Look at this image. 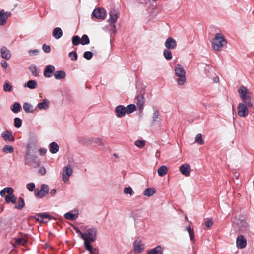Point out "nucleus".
I'll use <instances>...</instances> for the list:
<instances>
[{"label":"nucleus","mask_w":254,"mask_h":254,"mask_svg":"<svg viewBox=\"0 0 254 254\" xmlns=\"http://www.w3.org/2000/svg\"><path fill=\"white\" fill-rule=\"evenodd\" d=\"M81 229L85 231L82 235L84 247L87 250H91L92 246L90 243L94 242L97 238V229L95 227H91L86 229L85 226H82Z\"/></svg>","instance_id":"obj_1"},{"label":"nucleus","mask_w":254,"mask_h":254,"mask_svg":"<svg viewBox=\"0 0 254 254\" xmlns=\"http://www.w3.org/2000/svg\"><path fill=\"white\" fill-rule=\"evenodd\" d=\"M176 81L179 86L183 85L186 81V71L180 64H177L174 66Z\"/></svg>","instance_id":"obj_2"},{"label":"nucleus","mask_w":254,"mask_h":254,"mask_svg":"<svg viewBox=\"0 0 254 254\" xmlns=\"http://www.w3.org/2000/svg\"><path fill=\"white\" fill-rule=\"evenodd\" d=\"M226 43L225 37L221 33H217L212 40V46L215 51H220Z\"/></svg>","instance_id":"obj_3"},{"label":"nucleus","mask_w":254,"mask_h":254,"mask_svg":"<svg viewBox=\"0 0 254 254\" xmlns=\"http://www.w3.org/2000/svg\"><path fill=\"white\" fill-rule=\"evenodd\" d=\"M239 96L243 102L248 105L249 107H252L253 106L251 100V93L245 86H241L238 90Z\"/></svg>","instance_id":"obj_4"},{"label":"nucleus","mask_w":254,"mask_h":254,"mask_svg":"<svg viewBox=\"0 0 254 254\" xmlns=\"http://www.w3.org/2000/svg\"><path fill=\"white\" fill-rule=\"evenodd\" d=\"M233 222L236 230L239 232H243L247 230L248 224L244 216H239L235 218Z\"/></svg>","instance_id":"obj_5"},{"label":"nucleus","mask_w":254,"mask_h":254,"mask_svg":"<svg viewBox=\"0 0 254 254\" xmlns=\"http://www.w3.org/2000/svg\"><path fill=\"white\" fill-rule=\"evenodd\" d=\"M73 173V169L70 165H67L62 169V180L64 183L68 181L69 177Z\"/></svg>","instance_id":"obj_6"},{"label":"nucleus","mask_w":254,"mask_h":254,"mask_svg":"<svg viewBox=\"0 0 254 254\" xmlns=\"http://www.w3.org/2000/svg\"><path fill=\"white\" fill-rule=\"evenodd\" d=\"M248 108L249 107L247 104L240 103L237 107L238 115L242 118L247 117L249 113Z\"/></svg>","instance_id":"obj_7"},{"label":"nucleus","mask_w":254,"mask_h":254,"mask_svg":"<svg viewBox=\"0 0 254 254\" xmlns=\"http://www.w3.org/2000/svg\"><path fill=\"white\" fill-rule=\"evenodd\" d=\"M49 191V187L46 184H42L41 187V189H36L35 190V195L38 197L41 198L47 194Z\"/></svg>","instance_id":"obj_8"},{"label":"nucleus","mask_w":254,"mask_h":254,"mask_svg":"<svg viewBox=\"0 0 254 254\" xmlns=\"http://www.w3.org/2000/svg\"><path fill=\"white\" fill-rule=\"evenodd\" d=\"M106 14V10L102 8L95 9L92 13L93 16L98 19L103 20Z\"/></svg>","instance_id":"obj_9"},{"label":"nucleus","mask_w":254,"mask_h":254,"mask_svg":"<svg viewBox=\"0 0 254 254\" xmlns=\"http://www.w3.org/2000/svg\"><path fill=\"white\" fill-rule=\"evenodd\" d=\"M179 170L182 175L186 177H189L190 174L191 169L189 164L185 163L180 166Z\"/></svg>","instance_id":"obj_10"},{"label":"nucleus","mask_w":254,"mask_h":254,"mask_svg":"<svg viewBox=\"0 0 254 254\" xmlns=\"http://www.w3.org/2000/svg\"><path fill=\"white\" fill-rule=\"evenodd\" d=\"M110 18L108 19V22L111 25H113V27L115 31H116V25L114 24L117 21L118 17L119 14L115 10H112L110 12Z\"/></svg>","instance_id":"obj_11"},{"label":"nucleus","mask_w":254,"mask_h":254,"mask_svg":"<svg viewBox=\"0 0 254 254\" xmlns=\"http://www.w3.org/2000/svg\"><path fill=\"white\" fill-rule=\"evenodd\" d=\"M79 215L78 211L76 210L70 211L66 213L64 216L67 220L74 221L77 219Z\"/></svg>","instance_id":"obj_12"},{"label":"nucleus","mask_w":254,"mask_h":254,"mask_svg":"<svg viewBox=\"0 0 254 254\" xmlns=\"http://www.w3.org/2000/svg\"><path fill=\"white\" fill-rule=\"evenodd\" d=\"M115 112L116 116L118 118H122L124 117L127 113L126 107L123 105H118L115 108Z\"/></svg>","instance_id":"obj_13"},{"label":"nucleus","mask_w":254,"mask_h":254,"mask_svg":"<svg viewBox=\"0 0 254 254\" xmlns=\"http://www.w3.org/2000/svg\"><path fill=\"white\" fill-rule=\"evenodd\" d=\"M134 251L135 253H140L144 249V245L140 240H136L133 244Z\"/></svg>","instance_id":"obj_14"},{"label":"nucleus","mask_w":254,"mask_h":254,"mask_svg":"<svg viewBox=\"0 0 254 254\" xmlns=\"http://www.w3.org/2000/svg\"><path fill=\"white\" fill-rule=\"evenodd\" d=\"M165 46L168 49H173L177 46L176 41L172 37H168L165 42Z\"/></svg>","instance_id":"obj_15"},{"label":"nucleus","mask_w":254,"mask_h":254,"mask_svg":"<svg viewBox=\"0 0 254 254\" xmlns=\"http://www.w3.org/2000/svg\"><path fill=\"white\" fill-rule=\"evenodd\" d=\"M55 70V68L53 65H49L46 66L43 73L44 76L46 78L51 77Z\"/></svg>","instance_id":"obj_16"},{"label":"nucleus","mask_w":254,"mask_h":254,"mask_svg":"<svg viewBox=\"0 0 254 254\" xmlns=\"http://www.w3.org/2000/svg\"><path fill=\"white\" fill-rule=\"evenodd\" d=\"M10 15V12H5L3 10L0 11V25H4Z\"/></svg>","instance_id":"obj_17"},{"label":"nucleus","mask_w":254,"mask_h":254,"mask_svg":"<svg viewBox=\"0 0 254 254\" xmlns=\"http://www.w3.org/2000/svg\"><path fill=\"white\" fill-rule=\"evenodd\" d=\"M237 247L240 249H243L246 246L247 242L246 239L243 235H240L238 237L236 241Z\"/></svg>","instance_id":"obj_18"},{"label":"nucleus","mask_w":254,"mask_h":254,"mask_svg":"<svg viewBox=\"0 0 254 254\" xmlns=\"http://www.w3.org/2000/svg\"><path fill=\"white\" fill-rule=\"evenodd\" d=\"M136 103L138 109L141 112L145 102L144 97L142 95H139L136 97Z\"/></svg>","instance_id":"obj_19"},{"label":"nucleus","mask_w":254,"mask_h":254,"mask_svg":"<svg viewBox=\"0 0 254 254\" xmlns=\"http://www.w3.org/2000/svg\"><path fill=\"white\" fill-rule=\"evenodd\" d=\"M50 101L47 99H43L37 104V107L40 110H46L49 107Z\"/></svg>","instance_id":"obj_20"},{"label":"nucleus","mask_w":254,"mask_h":254,"mask_svg":"<svg viewBox=\"0 0 254 254\" xmlns=\"http://www.w3.org/2000/svg\"><path fill=\"white\" fill-rule=\"evenodd\" d=\"M0 53L2 58L3 59L9 60L11 58L10 52L6 47H2L1 48Z\"/></svg>","instance_id":"obj_21"},{"label":"nucleus","mask_w":254,"mask_h":254,"mask_svg":"<svg viewBox=\"0 0 254 254\" xmlns=\"http://www.w3.org/2000/svg\"><path fill=\"white\" fill-rule=\"evenodd\" d=\"M54 76L55 79L63 80L65 78L66 73L64 70H57L54 73Z\"/></svg>","instance_id":"obj_22"},{"label":"nucleus","mask_w":254,"mask_h":254,"mask_svg":"<svg viewBox=\"0 0 254 254\" xmlns=\"http://www.w3.org/2000/svg\"><path fill=\"white\" fill-rule=\"evenodd\" d=\"M15 243L18 245H25L27 242V237L26 235L18 237L15 239Z\"/></svg>","instance_id":"obj_23"},{"label":"nucleus","mask_w":254,"mask_h":254,"mask_svg":"<svg viewBox=\"0 0 254 254\" xmlns=\"http://www.w3.org/2000/svg\"><path fill=\"white\" fill-rule=\"evenodd\" d=\"M53 36L56 39L60 38L63 35V31L61 28L56 27L53 29Z\"/></svg>","instance_id":"obj_24"},{"label":"nucleus","mask_w":254,"mask_h":254,"mask_svg":"<svg viewBox=\"0 0 254 254\" xmlns=\"http://www.w3.org/2000/svg\"><path fill=\"white\" fill-rule=\"evenodd\" d=\"M50 216L46 213H39L34 216L35 220L40 222H43L44 219H50Z\"/></svg>","instance_id":"obj_25"},{"label":"nucleus","mask_w":254,"mask_h":254,"mask_svg":"<svg viewBox=\"0 0 254 254\" xmlns=\"http://www.w3.org/2000/svg\"><path fill=\"white\" fill-rule=\"evenodd\" d=\"M2 137L5 141L13 142L14 140L12 133L9 131H5L2 134Z\"/></svg>","instance_id":"obj_26"},{"label":"nucleus","mask_w":254,"mask_h":254,"mask_svg":"<svg viewBox=\"0 0 254 254\" xmlns=\"http://www.w3.org/2000/svg\"><path fill=\"white\" fill-rule=\"evenodd\" d=\"M147 253V254H160L163 252L161 246L158 245L154 248L148 250Z\"/></svg>","instance_id":"obj_27"},{"label":"nucleus","mask_w":254,"mask_h":254,"mask_svg":"<svg viewBox=\"0 0 254 254\" xmlns=\"http://www.w3.org/2000/svg\"><path fill=\"white\" fill-rule=\"evenodd\" d=\"M168 168L166 166L162 165L157 170V173L159 176L163 177L168 172Z\"/></svg>","instance_id":"obj_28"},{"label":"nucleus","mask_w":254,"mask_h":254,"mask_svg":"<svg viewBox=\"0 0 254 254\" xmlns=\"http://www.w3.org/2000/svg\"><path fill=\"white\" fill-rule=\"evenodd\" d=\"M156 190L154 188H146L143 194L144 196L147 197H151L155 193Z\"/></svg>","instance_id":"obj_29"},{"label":"nucleus","mask_w":254,"mask_h":254,"mask_svg":"<svg viewBox=\"0 0 254 254\" xmlns=\"http://www.w3.org/2000/svg\"><path fill=\"white\" fill-rule=\"evenodd\" d=\"M59 146L57 143L52 142L50 144V152L52 154L57 153L59 150Z\"/></svg>","instance_id":"obj_30"},{"label":"nucleus","mask_w":254,"mask_h":254,"mask_svg":"<svg viewBox=\"0 0 254 254\" xmlns=\"http://www.w3.org/2000/svg\"><path fill=\"white\" fill-rule=\"evenodd\" d=\"M23 107L24 110L26 113L34 112L33 107L30 103H28L27 102L24 103L23 104Z\"/></svg>","instance_id":"obj_31"},{"label":"nucleus","mask_w":254,"mask_h":254,"mask_svg":"<svg viewBox=\"0 0 254 254\" xmlns=\"http://www.w3.org/2000/svg\"><path fill=\"white\" fill-rule=\"evenodd\" d=\"M15 204V208L17 209H21L24 206V200L21 198L19 197L18 199V200L16 201V203Z\"/></svg>","instance_id":"obj_32"},{"label":"nucleus","mask_w":254,"mask_h":254,"mask_svg":"<svg viewBox=\"0 0 254 254\" xmlns=\"http://www.w3.org/2000/svg\"><path fill=\"white\" fill-rule=\"evenodd\" d=\"M186 229L188 232L190 239L194 242L195 240L194 232L193 229H191L190 226H188L186 228Z\"/></svg>","instance_id":"obj_33"},{"label":"nucleus","mask_w":254,"mask_h":254,"mask_svg":"<svg viewBox=\"0 0 254 254\" xmlns=\"http://www.w3.org/2000/svg\"><path fill=\"white\" fill-rule=\"evenodd\" d=\"M25 159H26V163L29 165L30 166H31V167H32L33 168H36V167L39 166L40 164V162L38 160H34V161L30 162V161H29L28 160L27 154L26 156Z\"/></svg>","instance_id":"obj_34"},{"label":"nucleus","mask_w":254,"mask_h":254,"mask_svg":"<svg viewBox=\"0 0 254 254\" xmlns=\"http://www.w3.org/2000/svg\"><path fill=\"white\" fill-rule=\"evenodd\" d=\"M37 84L35 80H30L25 84L24 87H28L30 89H33L37 87Z\"/></svg>","instance_id":"obj_35"},{"label":"nucleus","mask_w":254,"mask_h":254,"mask_svg":"<svg viewBox=\"0 0 254 254\" xmlns=\"http://www.w3.org/2000/svg\"><path fill=\"white\" fill-rule=\"evenodd\" d=\"M5 200L6 203H9L11 202L13 204L16 203V201L17 200L16 197L14 196V195H6L5 197Z\"/></svg>","instance_id":"obj_36"},{"label":"nucleus","mask_w":254,"mask_h":254,"mask_svg":"<svg viewBox=\"0 0 254 254\" xmlns=\"http://www.w3.org/2000/svg\"><path fill=\"white\" fill-rule=\"evenodd\" d=\"M2 151L3 153L6 154L11 153L14 152V148L11 145H5L3 147Z\"/></svg>","instance_id":"obj_37"},{"label":"nucleus","mask_w":254,"mask_h":254,"mask_svg":"<svg viewBox=\"0 0 254 254\" xmlns=\"http://www.w3.org/2000/svg\"><path fill=\"white\" fill-rule=\"evenodd\" d=\"M21 107L19 103L15 102L14 103L12 107L11 108V111L15 113H18L21 110Z\"/></svg>","instance_id":"obj_38"},{"label":"nucleus","mask_w":254,"mask_h":254,"mask_svg":"<svg viewBox=\"0 0 254 254\" xmlns=\"http://www.w3.org/2000/svg\"><path fill=\"white\" fill-rule=\"evenodd\" d=\"M90 43V40L87 35H83L80 39V43L83 45H87Z\"/></svg>","instance_id":"obj_39"},{"label":"nucleus","mask_w":254,"mask_h":254,"mask_svg":"<svg viewBox=\"0 0 254 254\" xmlns=\"http://www.w3.org/2000/svg\"><path fill=\"white\" fill-rule=\"evenodd\" d=\"M123 192L125 194L132 196L133 194V190L131 187H127L124 189Z\"/></svg>","instance_id":"obj_40"},{"label":"nucleus","mask_w":254,"mask_h":254,"mask_svg":"<svg viewBox=\"0 0 254 254\" xmlns=\"http://www.w3.org/2000/svg\"><path fill=\"white\" fill-rule=\"evenodd\" d=\"M136 109V106L134 104H130L127 106L126 108V110H127V113L130 114L134 111H135Z\"/></svg>","instance_id":"obj_41"},{"label":"nucleus","mask_w":254,"mask_h":254,"mask_svg":"<svg viewBox=\"0 0 254 254\" xmlns=\"http://www.w3.org/2000/svg\"><path fill=\"white\" fill-rule=\"evenodd\" d=\"M163 55L167 60H171L172 58V52L168 49L164 50Z\"/></svg>","instance_id":"obj_42"},{"label":"nucleus","mask_w":254,"mask_h":254,"mask_svg":"<svg viewBox=\"0 0 254 254\" xmlns=\"http://www.w3.org/2000/svg\"><path fill=\"white\" fill-rule=\"evenodd\" d=\"M195 142L200 145H203L204 143V140L202 139V134L198 133L196 135L195 138Z\"/></svg>","instance_id":"obj_43"},{"label":"nucleus","mask_w":254,"mask_h":254,"mask_svg":"<svg viewBox=\"0 0 254 254\" xmlns=\"http://www.w3.org/2000/svg\"><path fill=\"white\" fill-rule=\"evenodd\" d=\"M72 44L77 46L80 43V38L78 36H74L72 37Z\"/></svg>","instance_id":"obj_44"},{"label":"nucleus","mask_w":254,"mask_h":254,"mask_svg":"<svg viewBox=\"0 0 254 254\" xmlns=\"http://www.w3.org/2000/svg\"><path fill=\"white\" fill-rule=\"evenodd\" d=\"M14 126L16 127V128H19L21 127V125H22V120L18 118V117H16L14 119Z\"/></svg>","instance_id":"obj_45"},{"label":"nucleus","mask_w":254,"mask_h":254,"mask_svg":"<svg viewBox=\"0 0 254 254\" xmlns=\"http://www.w3.org/2000/svg\"><path fill=\"white\" fill-rule=\"evenodd\" d=\"M29 69L31 73L35 76H36L38 75V73L37 72V68L34 65H31L29 66Z\"/></svg>","instance_id":"obj_46"},{"label":"nucleus","mask_w":254,"mask_h":254,"mask_svg":"<svg viewBox=\"0 0 254 254\" xmlns=\"http://www.w3.org/2000/svg\"><path fill=\"white\" fill-rule=\"evenodd\" d=\"M92 143L97 145V146H101L103 145L102 139L100 138H95L92 139Z\"/></svg>","instance_id":"obj_47"},{"label":"nucleus","mask_w":254,"mask_h":254,"mask_svg":"<svg viewBox=\"0 0 254 254\" xmlns=\"http://www.w3.org/2000/svg\"><path fill=\"white\" fill-rule=\"evenodd\" d=\"M3 89L6 92H10L11 91L12 86L7 81H5L4 83Z\"/></svg>","instance_id":"obj_48"},{"label":"nucleus","mask_w":254,"mask_h":254,"mask_svg":"<svg viewBox=\"0 0 254 254\" xmlns=\"http://www.w3.org/2000/svg\"><path fill=\"white\" fill-rule=\"evenodd\" d=\"M145 144V142L144 140H138L135 142V145L139 147V148H142L144 146Z\"/></svg>","instance_id":"obj_49"},{"label":"nucleus","mask_w":254,"mask_h":254,"mask_svg":"<svg viewBox=\"0 0 254 254\" xmlns=\"http://www.w3.org/2000/svg\"><path fill=\"white\" fill-rule=\"evenodd\" d=\"M93 56V53L90 51H86L84 53L83 57L87 60H90Z\"/></svg>","instance_id":"obj_50"},{"label":"nucleus","mask_w":254,"mask_h":254,"mask_svg":"<svg viewBox=\"0 0 254 254\" xmlns=\"http://www.w3.org/2000/svg\"><path fill=\"white\" fill-rule=\"evenodd\" d=\"M69 57L72 61H75L77 58V55L75 52H71L69 54Z\"/></svg>","instance_id":"obj_51"},{"label":"nucleus","mask_w":254,"mask_h":254,"mask_svg":"<svg viewBox=\"0 0 254 254\" xmlns=\"http://www.w3.org/2000/svg\"><path fill=\"white\" fill-rule=\"evenodd\" d=\"M4 190H5L6 192L8 194V195H13L14 190L12 188H11V187L4 188Z\"/></svg>","instance_id":"obj_52"},{"label":"nucleus","mask_w":254,"mask_h":254,"mask_svg":"<svg viewBox=\"0 0 254 254\" xmlns=\"http://www.w3.org/2000/svg\"><path fill=\"white\" fill-rule=\"evenodd\" d=\"M26 187H27V189L30 191H32L35 187V185L34 183H30L27 185Z\"/></svg>","instance_id":"obj_53"},{"label":"nucleus","mask_w":254,"mask_h":254,"mask_svg":"<svg viewBox=\"0 0 254 254\" xmlns=\"http://www.w3.org/2000/svg\"><path fill=\"white\" fill-rule=\"evenodd\" d=\"M159 116V113L158 110H155L154 111L153 115V120L154 121H155L157 120V119L158 118Z\"/></svg>","instance_id":"obj_54"},{"label":"nucleus","mask_w":254,"mask_h":254,"mask_svg":"<svg viewBox=\"0 0 254 254\" xmlns=\"http://www.w3.org/2000/svg\"><path fill=\"white\" fill-rule=\"evenodd\" d=\"M39 52L38 49L30 50L28 51V54L30 56L37 55Z\"/></svg>","instance_id":"obj_55"},{"label":"nucleus","mask_w":254,"mask_h":254,"mask_svg":"<svg viewBox=\"0 0 254 254\" xmlns=\"http://www.w3.org/2000/svg\"><path fill=\"white\" fill-rule=\"evenodd\" d=\"M43 50L46 53H49L51 51V48L49 46L44 44L42 46Z\"/></svg>","instance_id":"obj_56"},{"label":"nucleus","mask_w":254,"mask_h":254,"mask_svg":"<svg viewBox=\"0 0 254 254\" xmlns=\"http://www.w3.org/2000/svg\"><path fill=\"white\" fill-rule=\"evenodd\" d=\"M213 224V222L212 219H209L205 222V225L207 228L210 227Z\"/></svg>","instance_id":"obj_57"},{"label":"nucleus","mask_w":254,"mask_h":254,"mask_svg":"<svg viewBox=\"0 0 254 254\" xmlns=\"http://www.w3.org/2000/svg\"><path fill=\"white\" fill-rule=\"evenodd\" d=\"M38 173L41 175H45L46 173V169L44 167H41L38 170Z\"/></svg>","instance_id":"obj_58"},{"label":"nucleus","mask_w":254,"mask_h":254,"mask_svg":"<svg viewBox=\"0 0 254 254\" xmlns=\"http://www.w3.org/2000/svg\"><path fill=\"white\" fill-rule=\"evenodd\" d=\"M75 231L77 233L79 234V235L80 236V237L82 238V235L83 233H82L80 230L77 228V227H74V228Z\"/></svg>","instance_id":"obj_59"},{"label":"nucleus","mask_w":254,"mask_h":254,"mask_svg":"<svg viewBox=\"0 0 254 254\" xmlns=\"http://www.w3.org/2000/svg\"><path fill=\"white\" fill-rule=\"evenodd\" d=\"M1 64L2 67L6 68L7 67V63L5 61H2L1 62Z\"/></svg>","instance_id":"obj_60"},{"label":"nucleus","mask_w":254,"mask_h":254,"mask_svg":"<svg viewBox=\"0 0 254 254\" xmlns=\"http://www.w3.org/2000/svg\"><path fill=\"white\" fill-rule=\"evenodd\" d=\"M6 193V191L4 190V188L0 191V194L2 197L5 196Z\"/></svg>","instance_id":"obj_61"},{"label":"nucleus","mask_w":254,"mask_h":254,"mask_svg":"<svg viewBox=\"0 0 254 254\" xmlns=\"http://www.w3.org/2000/svg\"><path fill=\"white\" fill-rule=\"evenodd\" d=\"M56 189H52L50 191V194L52 195V196H54L55 194H56Z\"/></svg>","instance_id":"obj_62"},{"label":"nucleus","mask_w":254,"mask_h":254,"mask_svg":"<svg viewBox=\"0 0 254 254\" xmlns=\"http://www.w3.org/2000/svg\"><path fill=\"white\" fill-rule=\"evenodd\" d=\"M151 0H140V2L142 3H147L148 2H151Z\"/></svg>","instance_id":"obj_63"},{"label":"nucleus","mask_w":254,"mask_h":254,"mask_svg":"<svg viewBox=\"0 0 254 254\" xmlns=\"http://www.w3.org/2000/svg\"><path fill=\"white\" fill-rule=\"evenodd\" d=\"M89 253L91 254H95L94 252H93V248L92 247H91V250H88Z\"/></svg>","instance_id":"obj_64"}]
</instances>
